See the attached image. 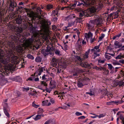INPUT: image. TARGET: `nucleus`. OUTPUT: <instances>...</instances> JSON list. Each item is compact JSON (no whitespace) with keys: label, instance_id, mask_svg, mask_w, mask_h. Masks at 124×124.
Segmentation results:
<instances>
[{"label":"nucleus","instance_id":"obj_38","mask_svg":"<svg viewBox=\"0 0 124 124\" xmlns=\"http://www.w3.org/2000/svg\"><path fill=\"white\" fill-rule=\"evenodd\" d=\"M77 86L78 87L81 88L83 86V85L82 83L79 82L77 84Z\"/></svg>","mask_w":124,"mask_h":124},{"label":"nucleus","instance_id":"obj_11","mask_svg":"<svg viewBox=\"0 0 124 124\" xmlns=\"http://www.w3.org/2000/svg\"><path fill=\"white\" fill-rule=\"evenodd\" d=\"M16 6V2L11 1L10 5L9 8L11 11L14 10V7H15Z\"/></svg>","mask_w":124,"mask_h":124},{"label":"nucleus","instance_id":"obj_33","mask_svg":"<svg viewBox=\"0 0 124 124\" xmlns=\"http://www.w3.org/2000/svg\"><path fill=\"white\" fill-rule=\"evenodd\" d=\"M16 81L17 82H20L22 81L21 78L19 76L17 77L16 78Z\"/></svg>","mask_w":124,"mask_h":124},{"label":"nucleus","instance_id":"obj_5","mask_svg":"<svg viewBox=\"0 0 124 124\" xmlns=\"http://www.w3.org/2000/svg\"><path fill=\"white\" fill-rule=\"evenodd\" d=\"M93 34L90 32H89L88 33H86L85 34V37L87 41L89 38H90V42L91 43H92L95 40L94 38H92Z\"/></svg>","mask_w":124,"mask_h":124},{"label":"nucleus","instance_id":"obj_3","mask_svg":"<svg viewBox=\"0 0 124 124\" xmlns=\"http://www.w3.org/2000/svg\"><path fill=\"white\" fill-rule=\"evenodd\" d=\"M37 35H35L34 36H32L31 39H33V41L32 42L31 44L30 45L28 46H33L34 47H35L37 49H38L39 47V45L40 44V39H38L37 40L36 37ZM30 39H31L30 38Z\"/></svg>","mask_w":124,"mask_h":124},{"label":"nucleus","instance_id":"obj_9","mask_svg":"<svg viewBox=\"0 0 124 124\" xmlns=\"http://www.w3.org/2000/svg\"><path fill=\"white\" fill-rule=\"evenodd\" d=\"M95 23H94V20H91L89 22V23L87 24V26L88 29H91L94 26Z\"/></svg>","mask_w":124,"mask_h":124},{"label":"nucleus","instance_id":"obj_37","mask_svg":"<svg viewBox=\"0 0 124 124\" xmlns=\"http://www.w3.org/2000/svg\"><path fill=\"white\" fill-rule=\"evenodd\" d=\"M30 88L28 87H23V91H27L29 90Z\"/></svg>","mask_w":124,"mask_h":124},{"label":"nucleus","instance_id":"obj_28","mask_svg":"<svg viewBox=\"0 0 124 124\" xmlns=\"http://www.w3.org/2000/svg\"><path fill=\"white\" fill-rule=\"evenodd\" d=\"M124 57V56L122 55V54L120 53L119 55H118L116 57V59H121Z\"/></svg>","mask_w":124,"mask_h":124},{"label":"nucleus","instance_id":"obj_12","mask_svg":"<svg viewBox=\"0 0 124 124\" xmlns=\"http://www.w3.org/2000/svg\"><path fill=\"white\" fill-rule=\"evenodd\" d=\"M75 18L74 14H70L65 17L66 20L68 21L72 20Z\"/></svg>","mask_w":124,"mask_h":124},{"label":"nucleus","instance_id":"obj_10","mask_svg":"<svg viewBox=\"0 0 124 124\" xmlns=\"http://www.w3.org/2000/svg\"><path fill=\"white\" fill-rule=\"evenodd\" d=\"M80 65L82 67H85V68L89 69L91 68V66L90 64L85 62L81 63Z\"/></svg>","mask_w":124,"mask_h":124},{"label":"nucleus","instance_id":"obj_34","mask_svg":"<svg viewBox=\"0 0 124 124\" xmlns=\"http://www.w3.org/2000/svg\"><path fill=\"white\" fill-rule=\"evenodd\" d=\"M35 60L36 62H39L41 61V59L40 57L38 56L36 58Z\"/></svg>","mask_w":124,"mask_h":124},{"label":"nucleus","instance_id":"obj_36","mask_svg":"<svg viewBox=\"0 0 124 124\" xmlns=\"http://www.w3.org/2000/svg\"><path fill=\"white\" fill-rule=\"evenodd\" d=\"M118 102H116V101H112L111 102H107L106 103V104L107 105H111L112 103H115L116 104Z\"/></svg>","mask_w":124,"mask_h":124},{"label":"nucleus","instance_id":"obj_42","mask_svg":"<svg viewBox=\"0 0 124 124\" xmlns=\"http://www.w3.org/2000/svg\"><path fill=\"white\" fill-rule=\"evenodd\" d=\"M106 116V114H100L99 115H98L97 116L99 118H100L105 116Z\"/></svg>","mask_w":124,"mask_h":124},{"label":"nucleus","instance_id":"obj_31","mask_svg":"<svg viewBox=\"0 0 124 124\" xmlns=\"http://www.w3.org/2000/svg\"><path fill=\"white\" fill-rule=\"evenodd\" d=\"M114 44L118 47L121 46H122V45L120 44V43L119 42L117 41H116L115 42Z\"/></svg>","mask_w":124,"mask_h":124},{"label":"nucleus","instance_id":"obj_53","mask_svg":"<svg viewBox=\"0 0 124 124\" xmlns=\"http://www.w3.org/2000/svg\"><path fill=\"white\" fill-rule=\"evenodd\" d=\"M32 106L36 108H37L39 106L38 105L35 104L34 102L32 103Z\"/></svg>","mask_w":124,"mask_h":124},{"label":"nucleus","instance_id":"obj_29","mask_svg":"<svg viewBox=\"0 0 124 124\" xmlns=\"http://www.w3.org/2000/svg\"><path fill=\"white\" fill-rule=\"evenodd\" d=\"M58 13V11L57 9H56L53 11L52 15L54 16H55L56 15H57Z\"/></svg>","mask_w":124,"mask_h":124},{"label":"nucleus","instance_id":"obj_35","mask_svg":"<svg viewBox=\"0 0 124 124\" xmlns=\"http://www.w3.org/2000/svg\"><path fill=\"white\" fill-rule=\"evenodd\" d=\"M28 58L31 59L32 60H33L34 59V57L30 54H29L27 56Z\"/></svg>","mask_w":124,"mask_h":124},{"label":"nucleus","instance_id":"obj_64","mask_svg":"<svg viewBox=\"0 0 124 124\" xmlns=\"http://www.w3.org/2000/svg\"><path fill=\"white\" fill-rule=\"evenodd\" d=\"M104 71L106 73V74H108L109 73L108 70H105L104 69Z\"/></svg>","mask_w":124,"mask_h":124},{"label":"nucleus","instance_id":"obj_17","mask_svg":"<svg viewBox=\"0 0 124 124\" xmlns=\"http://www.w3.org/2000/svg\"><path fill=\"white\" fill-rule=\"evenodd\" d=\"M1 1L0 0V19H1L2 18V17L4 15V10L0 9L1 8Z\"/></svg>","mask_w":124,"mask_h":124},{"label":"nucleus","instance_id":"obj_60","mask_svg":"<svg viewBox=\"0 0 124 124\" xmlns=\"http://www.w3.org/2000/svg\"><path fill=\"white\" fill-rule=\"evenodd\" d=\"M116 7L115 6H113L110 9V10H116Z\"/></svg>","mask_w":124,"mask_h":124},{"label":"nucleus","instance_id":"obj_61","mask_svg":"<svg viewBox=\"0 0 124 124\" xmlns=\"http://www.w3.org/2000/svg\"><path fill=\"white\" fill-rule=\"evenodd\" d=\"M120 119L122 120L123 122V124H124V118L122 116H121L120 117Z\"/></svg>","mask_w":124,"mask_h":124},{"label":"nucleus","instance_id":"obj_59","mask_svg":"<svg viewBox=\"0 0 124 124\" xmlns=\"http://www.w3.org/2000/svg\"><path fill=\"white\" fill-rule=\"evenodd\" d=\"M57 18L56 17L52 19V21L54 22H56L57 21Z\"/></svg>","mask_w":124,"mask_h":124},{"label":"nucleus","instance_id":"obj_49","mask_svg":"<svg viewBox=\"0 0 124 124\" xmlns=\"http://www.w3.org/2000/svg\"><path fill=\"white\" fill-rule=\"evenodd\" d=\"M52 121L51 120H49L46 121L44 124H49L51 123Z\"/></svg>","mask_w":124,"mask_h":124},{"label":"nucleus","instance_id":"obj_26","mask_svg":"<svg viewBox=\"0 0 124 124\" xmlns=\"http://www.w3.org/2000/svg\"><path fill=\"white\" fill-rule=\"evenodd\" d=\"M94 53V55H92V58L93 59H95V58L98 56H100V54H99L95 52H93Z\"/></svg>","mask_w":124,"mask_h":124},{"label":"nucleus","instance_id":"obj_63","mask_svg":"<svg viewBox=\"0 0 124 124\" xmlns=\"http://www.w3.org/2000/svg\"><path fill=\"white\" fill-rule=\"evenodd\" d=\"M56 28V26L55 25H53L52 26V28L53 30H55Z\"/></svg>","mask_w":124,"mask_h":124},{"label":"nucleus","instance_id":"obj_57","mask_svg":"<svg viewBox=\"0 0 124 124\" xmlns=\"http://www.w3.org/2000/svg\"><path fill=\"white\" fill-rule=\"evenodd\" d=\"M77 2L76 1L75 2V3L73 4H72V5L71 7H75L76 6V4H77Z\"/></svg>","mask_w":124,"mask_h":124},{"label":"nucleus","instance_id":"obj_27","mask_svg":"<svg viewBox=\"0 0 124 124\" xmlns=\"http://www.w3.org/2000/svg\"><path fill=\"white\" fill-rule=\"evenodd\" d=\"M53 6L52 4H48L46 7V8L48 10H50V9L53 8Z\"/></svg>","mask_w":124,"mask_h":124},{"label":"nucleus","instance_id":"obj_4","mask_svg":"<svg viewBox=\"0 0 124 124\" xmlns=\"http://www.w3.org/2000/svg\"><path fill=\"white\" fill-rule=\"evenodd\" d=\"M4 55L5 54L4 52L1 50H0V62L3 64H6L9 62V58H8L3 59Z\"/></svg>","mask_w":124,"mask_h":124},{"label":"nucleus","instance_id":"obj_58","mask_svg":"<svg viewBox=\"0 0 124 124\" xmlns=\"http://www.w3.org/2000/svg\"><path fill=\"white\" fill-rule=\"evenodd\" d=\"M50 101L52 104L54 103L55 102V101L52 98L51 99L50 98Z\"/></svg>","mask_w":124,"mask_h":124},{"label":"nucleus","instance_id":"obj_32","mask_svg":"<svg viewBox=\"0 0 124 124\" xmlns=\"http://www.w3.org/2000/svg\"><path fill=\"white\" fill-rule=\"evenodd\" d=\"M75 21H73L72 22L70 23H69L68 26H67L66 27V28H68L70 27H71L72 26L74 25L75 23Z\"/></svg>","mask_w":124,"mask_h":124},{"label":"nucleus","instance_id":"obj_16","mask_svg":"<svg viewBox=\"0 0 124 124\" xmlns=\"http://www.w3.org/2000/svg\"><path fill=\"white\" fill-rule=\"evenodd\" d=\"M50 98L49 97L48 98V99L45 101H43L42 102L44 106L46 105L47 106H49L51 105V103L50 102H48L50 101Z\"/></svg>","mask_w":124,"mask_h":124},{"label":"nucleus","instance_id":"obj_47","mask_svg":"<svg viewBox=\"0 0 124 124\" xmlns=\"http://www.w3.org/2000/svg\"><path fill=\"white\" fill-rule=\"evenodd\" d=\"M91 51L93 52H95L96 53L99 52L100 51V49H96L93 50V49H91Z\"/></svg>","mask_w":124,"mask_h":124},{"label":"nucleus","instance_id":"obj_25","mask_svg":"<svg viewBox=\"0 0 124 124\" xmlns=\"http://www.w3.org/2000/svg\"><path fill=\"white\" fill-rule=\"evenodd\" d=\"M41 115H36V117H35L34 118H33L35 121L37 120L40 119L41 118Z\"/></svg>","mask_w":124,"mask_h":124},{"label":"nucleus","instance_id":"obj_30","mask_svg":"<svg viewBox=\"0 0 124 124\" xmlns=\"http://www.w3.org/2000/svg\"><path fill=\"white\" fill-rule=\"evenodd\" d=\"M40 84L41 85H44L45 86H46L47 85V84L46 81H41Z\"/></svg>","mask_w":124,"mask_h":124},{"label":"nucleus","instance_id":"obj_44","mask_svg":"<svg viewBox=\"0 0 124 124\" xmlns=\"http://www.w3.org/2000/svg\"><path fill=\"white\" fill-rule=\"evenodd\" d=\"M52 89V88H51L50 87V88H46V90L47 92L50 93Z\"/></svg>","mask_w":124,"mask_h":124},{"label":"nucleus","instance_id":"obj_22","mask_svg":"<svg viewBox=\"0 0 124 124\" xmlns=\"http://www.w3.org/2000/svg\"><path fill=\"white\" fill-rule=\"evenodd\" d=\"M30 38H29L28 39H27L26 40V38L24 37H23L22 36L21 37V39L20 40L19 38L18 39V40H19V41L21 42H24L25 41L24 43H25V42L26 40H27L28 39H30Z\"/></svg>","mask_w":124,"mask_h":124},{"label":"nucleus","instance_id":"obj_2","mask_svg":"<svg viewBox=\"0 0 124 124\" xmlns=\"http://www.w3.org/2000/svg\"><path fill=\"white\" fill-rule=\"evenodd\" d=\"M33 41L32 39H29L26 40L25 43L23 44H20V45L17 46L16 47V50L18 52H22L28 46L31 44Z\"/></svg>","mask_w":124,"mask_h":124},{"label":"nucleus","instance_id":"obj_45","mask_svg":"<svg viewBox=\"0 0 124 124\" xmlns=\"http://www.w3.org/2000/svg\"><path fill=\"white\" fill-rule=\"evenodd\" d=\"M34 79V77H29L27 79V81H28V80L30 81H33Z\"/></svg>","mask_w":124,"mask_h":124},{"label":"nucleus","instance_id":"obj_15","mask_svg":"<svg viewBox=\"0 0 124 124\" xmlns=\"http://www.w3.org/2000/svg\"><path fill=\"white\" fill-rule=\"evenodd\" d=\"M58 61V59L54 58L52 59L51 62V63L53 66H56L57 65Z\"/></svg>","mask_w":124,"mask_h":124},{"label":"nucleus","instance_id":"obj_48","mask_svg":"<svg viewBox=\"0 0 124 124\" xmlns=\"http://www.w3.org/2000/svg\"><path fill=\"white\" fill-rule=\"evenodd\" d=\"M22 12V11L21 10H20L19 9H18L16 10V14H20Z\"/></svg>","mask_w":124,"mask_h":124},{"label":"nucleus","instance_id":"obj_1","mask_svg":"<svg viewBox=\"0 0 124 124\" xmlns=\"http://www.w3.org/2000/svg\"><path fill=\"white\" fill-rule=\"evenodd\" d=\"M42 11L41 10L40 8H38L36 12L34 13L33 12H30V13H27V15L28 17H31V20H35L36 19L40 21H41L42 22V26L44 27H46V24L45 23V21L42 18L41 16H42Z\"/></svg>","mask_w":124,"mask_h":124},{"label":"nucleus","instance_id":"obj_56","mask_svg":"<svg viewBox=\"0 0 124 124\" xmlns=\"http://www.w3.org/2000/svg\"><path fill=\"white\" fill-rule=\"evenodd\" d=\"M85 118V116H82L80 117H79L78 118V119H84Z\"/></svg>","mask_w":124,"mask_h":124},{"label":"nucleus","instance_id":"obj_55","mask_svg":"<svg viewBox=\"0 0 124 124\" xmlns=\"http://www.w3.org/2000/svg\"><path fill=\"white\" fill-rule=\"evenodd\" d=\"M99 46H95L94 48L92 49H93V50L96 49H99Z\"/></svg>","mask_w":124,"mask_h":124},{"label":"nucleus","instance_id":"obj_6","mask_svg":"<svg viewBox=\"0 0 124 124\" xmlns=\"http://www.w3.org/2000/svg\"><path fill=\"white\" fill-rule=\"evenodd\" d=\"M88 12V11H82L81 12H80V13L79 16L81 18H79L77 17L76 18V20H78L77 22L78 21V20L80 19H81V18L83 16H86L87 17L90 16H91L89 15V13L87 12Z\"/></svg>","mask_w":124,"mask_h":124},{"label":"nucleus","instance_id":"obj_41","mask_svg":"<svg viewBox=\"0 0 124 124\" xmlns=\"http://www.w3.org/2000/svg\"><path fill=\"white\" fill-rule=\"evenodd\" d=\"M6 82V81L4 80H2L1 81L0 84L1 85H2L5 84Z\"/></svg>","mask_w":124,"mask_h":124},{"label":"nucleus","instance_id":"obj_50","mask_svg":"<svg viewBox=\"0 0 124 124\" xmlns=\"http://www.w3.org/2000/svg\"><path fill=\"white\" fill-rule=\"evenodd\" d=\"M75 115L78 116L82 115V114L79 112H77L75 113Z\"/></svg>","mask_w":124,"mask_h":124},{"label":"nucleus","instance_id":"obj_52","mask_svg":"<svg viewBox=\"0 0 124 124\" xmlns=\"http://www.w3.org/2000/svg\"><path fill=\"white\" fill-rule=\"evenodd\" d=\"M108 67L109 69L110 70H111L113 68V66L111 64H108Z\"/></svg>","mask_w":124,"mask_h":124},{"label":"nucleus","instance_id":"obj_40","mask_svg":"<svg viewBox=\"0 0 124 124\" xmlns=\"http://www.w3.org/2000/svg\"><path fill=\"white\" fill-rule=\"evenodd\" d=\"M118 84L120 86H124V82L122 81L119 82Z\"/></svg>","mask_w":124,"mask_h":124},{"label":"nucleus","instance_id":"obj_14","mask_svg":"<svg viewBox=\"0 0 124 124\" xmlns=\"http://www.w3.org/2000/svg\"><path fill=\"white\" fill-rule=\"evenodd\" d=\"M44 70H45L44 67H40L36 71V73L39 76L41 74V72L43 71Z\"/></svg>","mask_w":124,"mask_h":124},{"label":"nucleus","instance_id":"obj_46","mask_svg":"<svg viewBox=\"0 0 124 124\" xmlns=\"http://www.w3.org/2000/svg\"><path fill=\"white\" fill-rule=\"evenodd\" d=\"M105 58L107 59L108 60H109L111 58V56H109L108 55H107V54H106L105 55Z\"/></svg>","mask_w":124,"mask_h":124},{"label":"nucleus","instance_id":"obj_39","mask_svg":"<svg viewBox=\"0 0 124 124\" xmlns=\"http://www.w3.org/2000/svg\"><path fill=\"white\" fill-rule=\"evenodd\" d=\"M60 53V52L59 50H56L55 51V54L59 56L61 55Z\"/></svg>","mask_w":124,"mask_h":124},{"label":"nucleus","instance_id":"obj_23","mask_svg":"<svg viewBox=\"0 0 124 124\" xmlns=\"http://www.w3.org/2000/svg\"><path fill=\"white\" fill-rule=\"evenodd\" d=\"M7 107L4 106V111L5 115L7 116L8 117H9V113L7 111L6 109Z\"/></svg>","mask_w":124,"mask_h":124},{"label":"nucleus","instance_id":"obj_18","mask_svg":"<svg viewBox=\"0 0 124 124\" xmlns=\"http://www.w3.org/2000/svg\"><path fill=\"white\" fill-rule=\"evenodd\" d=\"M75 57L76 59V60L80 62H82L83 60V59L82 57H81V55L80 56L77 55H75Z\"/></svg>","mask_w":124,"mask_h":124},{"label":"nucleus","instance_id":"obj_51","mask_svg":"<svg viewBox=\"0 0 124 124\" xmlns=\"http://www.w3.org/2000/svg\"><path fill=\"white\" fill-rule=\"evenodd\" d=\"M46 75H44L42 77V79L43 80H46L47 79L46 78Z\"/></svg>","mask_w":124,"mask_h":124},{"label":"nucleus","instance_id":"obj_43","mask_svg":"<svg viewBox=\"0 0 124 124\" xmlns=\"http://www.w3.org/2000/svg\"><path fill=\"white\" fill-rule=\"evenodd\" d=\"M104 36L105 35L104 34L102 33L101 34V36H100L99 38V40H101Z\"/></svg>","mask_w":124,"mask_h":124},{"label":"nucleus","instance_id":"obj_62","mask_svg":"<svg viewBox=\"0 0 124 124\" xmlns=\"http://www.w3.org/2000/svg\"><path fill=\"white\" fill-rule=\"evenodd\" d=\"M19 20H20V21L19 22H17V23L18 24H20L21 23V22H22V21L21 16H20V18H19Z\"/></svg>","mask_w":124,"mask_h":124},{"label":"nucleus","instance_id":"obj_21","mask_svg":"<svg viewBox=\"0 0 124 124\" xmlns=\"http://www.w3.org/2000/svg\"><path fill=\"white\" fill-rule=\"evenodd\" d=\"M97 9L96 7L95 8L94 7H92L90 9V12L91 13H94L95 12H96Z\"/></svg>","mask_w":124,"mask_h":124},{"label":"nucleus","instance_id":"obj_54","mask_svg":"<svg viewBox=\"0 0 124 124\" xmlns=\"http://www.w3.org/2000/svg\"><path fill=\"white\" fill-rule=\"evenodd\" d=\"M38 113L39 114L43 112V109L42 108H40L38 111Z\"/></svg>","mask_w":124,"mask_h":124},{"label":"nucleus","instance_id":"obj_24","mask_svg":"<svg viewBox=\"0 0 124 124\" xmlns=\"http://www.w3.org/2000/svg\"><path fill=\"white\" fill-rule=\"evenodd\" d=\"M23 29L20 27H18L16 29V32L18 34L22 33L23 31Z\"/></svg>","mask_w":124,"mask_h":124},{"label":"nucleus","instance_id":"obj_7","mask_svg":"<svg viewBox=\"0 0 124 124\" xmlns=\"http://www.w3.org/2000/svg\"><path fill=\"white\" fill-rule=\"evenodd\" d=\"M95 24H96L97 25L100 26L102 23L103 21L101 18L100 17H97V19L93 20Z\"/></svg>","mask_w":124,"mask_h":124},{"label":"nucleus","instance_id":"obj_13","mask_svg":"<svg viewBox=\"0 0 124 124\" xmlns=\"http://www.w3.org/2000/svg\"><path fill=\"white\" fill-rule=\"evenodd\" d=\"M90 49H89L86 52L85 54H82L81 55V57H82L83 60L87 58L88 57V55L90 52Z\"/></svg>","mask_w":124,"mask_h":124},{"label":"nucleus","instance_id":"obj_8","mask_svg":"<svg viewBox=\"0 0 124 124\" xmlns=\"http://www.w3.org/2000/svg\"><path fill=\"white\" fill-rule=\"evenodd\" d=\"M39 36H41L42 38L44 40H46L47 39V32L45 30L43 31L42 32L40 33L39 34Z\"/></svg>","mask_w":124,"mask_h":124},{"label":"nucleus","instance_id":"obj_20","mask_svg":"<svg viewBox=\"0 0 124 124\" xmlns=\"http://www.w3.org/2000/svg\"><path fill=\"white\" fill-rule=\"evenodd\" d=\"M13 65L11 64H8L6 67V69L8 70H12L13 69Z\"/></svg>","mask_w":124,"mask_h":124},{"label":"nucleus","instance_id":"obj_19","mask_svg":"<svg viewBox=\"0 0 124 124\" xmlns=\"http://www.w3.org/2000/svg\"><path fill=\"white\" fill-rule=\"evenodd\" d=\"M50 87L51 88H53L56 87L55 82L54 81H51L50 82Z\"/></svg>","mask_w":124,"mask_h":124}]
</instances>
